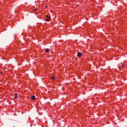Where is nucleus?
<instances>
[{"label":"nucleus","instance_id":"obj_6","mask_svg":"<svg viewBox=\"0 0 127 127\" xmlns=\"http://www.w3.org/2000/svg\"><path fill=\"white\" fill-rule=\"evenodd\" d=\"M46 52H49V49H46Z\"/></svg>","mask_w":127,"mask_h":127},{"label":"nucleus","instance_id":"obj_2","mask_svg":"<svg viewBox=\"0 0 127 127\" xmlns=\"http://www.w3.org/2000/svg\"><path fill=\"white\" fill-rule=\"evenodd\" d=\"M31 100H32V101L35 100V96L33 95V96L31 97Z\"/></svg>","mask_w":127,"mask_h":127},{"label":"nucleus","instance_id":"obj_4","mask_svg":"<svg viewBox=\"0 0 127 127\" xmlns=\"http://www.w3.org/2000/svg\"><path fill=\"white\" fill-rule=\"evenodd\" d=\"M46 17H47V18H49V19H50V18H51V17H50V16H48V15H46Z\"/></svg>","mask_w":127,"mask_h":127},{"label":"nucleus","instance_id":"obj_7","mask_svg":"<svg viewBox=\"0 0 127 127\" xmlns=\"http://www.w3.org/2000/svg\"><path fill=\"white\" fill-rule=\"evenodd\" d=\"M50 19H46V21H49Z\"/></svg>","mask_w":127,"mask_h":127},{"label":"nucleus","instance_id":"obj_10","mask_svg":"<svg viewBox=\"0 0 127 127\" xmlns=\"http://www.w3.org/2000/svg\"><path fill=\"white\" fill-rule=\"evenodd\" d=\"M2 71L0 72L1 75H2Z\"/></svg>","mask_w":127,"mask_h":127},{"label":"nucleus","instance_id":"obj_9","mask_svg":"<svg viewBox=\"0 0 127 127\" xmlns=\"http://www.w3.org/2000/svg\"><path fill=\"white\" fill-rule=\"evenodd\" d=\"M125 64H124V65H122V68H124L125 67Z\"/></svg>","mask_w":127,"mask_h":127},{"label":"nucleus","instance_id":"obj_8","mask_svg":"<svg viewBox=\"0 0 127 127\" xmlns=\"http://www.w3.org/2000/svg\"><path fill=\"white\" fill-rule=\"evenodd\" d=\"M36 10H38L37 8H36L34 10V11H36Z\"/></svg>","mask_w":127,"mask_h":127},{"label":"nucleus","instance_id":"obj_3","mask_svg":"<svg viewBox=\"0 0 127 127\" xmlns=\"http://www.w3.org/2000/svg\"><path fill=\"white\" fill-rule=\"evenodd\" d=\"M51 79H52V80H53L54 81V80H55V79H56L55 76L53 75L51 77Z\"/></svg>","mask_w":127,"mask_h":127},{"label":"nucleus","instance_id":"obj_1","mask_svg":"<svg viewBox=\"0 0 127 127\" xmlns=\"http://www.w3.org/2000/svg\"><path fill=\"white\" fill-rule=\"evenodd\" d=\"M77 57H78V58H81V57H82V56H83V53L79 52V53H78L77 54Z\"/></svg>","mask_w":127,"mask_h":127},{"label":"nucleus","instance_id":"obj_11","mask_svg":"<svg viewBox=\"0 0 127 127\" xmlns=\"http://www.w3.org/2000/svg\"><path fill=\"white\" fill-rule=\"evenodd\" d=\"M45 7H48L47 5H45Z\"/></svg>","mask_w":127,"mask_h":127},{"label":"nucleus","instance_id":"obj_5","mask_svg":"<svg viewBox=\"0 0 127 127\" xmlns=\"http://www.w3.org/2000/svg\"><path fill=\"white\" fill-rule=\"evenodd\" d=\"M15 99H17V93L15 94Z\"/></svg>","mask_w":127,"mask_h":127}]
</instances>
